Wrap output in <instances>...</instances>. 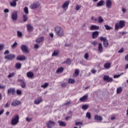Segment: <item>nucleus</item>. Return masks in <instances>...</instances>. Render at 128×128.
Returning a JSON list of instances; mask_svg holds the SVG:
<instances>
[{
  "instance_id": "1",
  "label": "nucleus",
  "mask_w": 128,
  "mask_h": 128,
  "mask_svg": "<svg viewBox=\"0 0 128 128\" xmlns=\"http://www.w3.org/2000/svg\"><path fill=\"white\" fill-rule=\"evenodd\" d=\"M55 32L58 36H64V32L62 28L58 26L54 28Z\"/></svg>"
},
{
  "instance_id": "2",
  "label": "nucleus",
  "mask_w": 128,
  "mask_h": 128,
  "mask_svg": "<svg viewBox=\"0 0 128 128\" xmlns=\"http://www.w3.org/2000/svg\"><path fill=\"white\" fill-rule=\"evenodd\" d=\"M10 54V51L6 50L4 52V54H8L4 56L5 60H12L16 58V55L14 54Z\"/></svg>"
},
{
  "instance_id": "3",
  "label": "nucleus",
  "mask_w": 128,
  "mask_h": 128,
  "mask_svg": "<svg viewBox=\"0 0 128 128\" xmlns=\"http://www.w3.org/2000/svg\"><path fill=\"white\" fill-rule=\"evenodd\" d=\"M20 116H18V115L17 114L13 116L11 120V125L16 126L18 124Z\"/></svg>"
},
{
  "instance_id": "4",
  "label": "nucleus",
  "mask_w": 128,
  "mask_h": 128,
  "mask_svg": "<svg viewBox=\"0 0 128 128\" xmlns=\"http://www.w3.org/2000/svg\"><path fill=\"white\" fill-rule=\"evenodd\" d=\"M126 26V21L120 20L118 23H116L115 24V30H118V28H122Z\"/></svg>"
},
{
  "instance_id": "5",
  "label": "nucleus",
  "mask_w": 128,
  "mask_h": 128,
  "mask_svg": "<svg viewBox=\"0 0 128 128\" xmlns=\"http://www.w3.org/2000/svg\"><path fill=\"white\" fill-rule=\"evenodd\" d=\"M40 6V2H34L30 5V8L31 10H36V8H38Z\"/></svg>"
},
{
  "instance_id": "6",
  "label": "nucleus",
  "mask_w": 128,
  "mask_h": 128,
  "mask_svg": "<svg viewBox=\"0 0 128 128\" xmlns=\"http://www.w3.org/2000/svg\"><path fill=\"white\" fill-rule=\"evenodd\" d=\"M100 40L103 42V46L104 48L108 46V40L106 39V38L101 36L100 37Z\"/></svg>"
},
{
  "instance_id": "7",
  "label": "nucleus",
  "mask_w": 128,
  "mask_h": 128,
  "mask_svg": "<svg viewBox=\"0 0 128 128\" xmlns=\"http://www.w3.org/2000/svg\"><path fill=\"white\" fill-rule=\"evenodd\" d=\"M46 126L48 128H52V126H56V122L50 120L46 124Z\"/></svg>"
},
{
  "instance_id": "8",
  "label": "nucleus",
  "mask_w": 128,
  "mask_h": 128,
  "mask_svg": "<svg viewBox=\"0 0 128 128\" xmlns=\"http://www.w3.org/2000/svg\"><path fill=\"white\" fill-rule=\"evenodd\" d=\"M11 18L12 20H18V11H14L12 12L11 15Z\"/></svg>"
},
{
  "instance_id": "9",
  "label": "nucleus",
  "mask_w": 128,
  "mask_h": 128,
  "mask_svg": "<svg viewBox=\"0 0 128 128\" xmlns=\"http://www.w3.org/2000/svg\"><path fill=\"white\" fill-rule=\"evenodd\" d=\"M21 50L23 52H25L26 54H28V46L24 44H22L21 46Z\"/></svg>"
},
{
  "instance_id": "10",
  "label": "nucleus",
  "mask_w": 128,
  "mask_h": 128,
  "mask_svg": "<svg viewBox=\"0 0 128 128\" xmlns=\"http://www.w3.org/2000/svg\"><path fill=\"white\" fill-rule=\"evenodd\" d=\"M103 80L105 82H112L114 80L108 76H104Z\"/></svg>"
},
{
  "instance_id": "11",
  "label": "nucleus",
  "mask_w": 128,
  "mask_h": 128,
  "mask_svg": "<svg viewBox=\"0 0 128 128\" xmlns=\"http://www.w3.org/2000/svg\"><path fill=\"white\" fill-rule=\"evenodd\" d=\"M68 4H70V0L65 2L62 5V8H63L64 10H66L68 8Z\"/></svg>"
},
{
  "instance_id": "12",
  "label": "nucleus",
  "mask_w": 128,
  "mask_h": 128,
  "mask_svg": "<svg viewBox=\"0 0 128 128\" xmlns=\"http://www.w3.org/2000/svg\"><path fill=\"white\" fill-rule=\"evenodd\" d=\"M14 92H16V88H10L8 90L7 94L8 95L10 94H14Z\"/></svg>"
},
{
  "instance_id": "13",
  "label": "nucleus",
  "mask_w": 128,
  "mask_h": 128,
  "mask_svg": "<svg viewBox=\"0 0 128 128\" xmlns=\"http://www.w3.org/2000/svg\"><path fill=\"white\" fill-rule=\"evenodd\" d=\"M94 120H97L98 122H100L102 120V117L101 116H98V114H96L94 116Z\"/></svg>"
},
{
  "instance_id": "14",
  "label": "nucleus",
  "mask_w": 128,
  "mask_h": 128,
  "mask_svg": "<svg viewBox=\"0 0 128 128\" xmlns=\"http://www.w3.org/2000/svg\"><path fill=\"white\" fill-rule=\"evenodd\" d=\"M112 2L110 0H107L106 2V6L108 8H112Z\"/></svg>"
},
{
  "instance_id": "15",
  "label": "nucleus",
  "mask_w": 128,
  "mask_h": 128,
  "mask_svg": "<svg viewBox=\"0 0 128 128\" xmlns=\"http://www.w3.org/2000/svg\"><path fill=\"white\" fill-rule=\"evenodd\" d=\"M42 102V97H39L34 100V104H40Z\"/></svg>"
},
{
  "instance_id": "16",
  "label": "nucleus",
  "mask_w": 128,
  "mask_h": 128,
  "mask_svg": "<svg viewBox=\"0 0 128 128\" xmlns=\"http://www.w3.org/2000/svg\"><path fill=\"white\" fill-rule=\"evenodd\" d=\"M100 32L98 31H95L92 32V38H96L98 36Z\"/></svg>"
},
{
  "instance_id": "17",
  "label": "nucleus",
  "mask_w": 128,
  "mask_h": 128,
  "mask_svg": "<svg viewBox=\"0 0 128 128\" xmlns=\"http://www.w3.org/2000/svg\"><path fill=\"white\" fill-rule=\"evenodd\" d=\"M20 104L21 102L20 100H15L11 104L12 106H20Z\"/></svg>"
},
{
  "instance_id": "18",
  "label": "nucleus",
  "mask_w": 128,
  "mask_h": 128,
  "mask_svg": "<svg viewBox=\"0 0 128 128\" xmlns=\"http://www.w3.org/2000/svg\"><path fill=\"white\" fill-rule=\"evenodd\" d=\"M44 40V37L41 36L36 39V42H37V44H40V42H43Z\"/></svg>"
},
{
  "instance_id": "19",
  "label": "nucleus",
  "mask_w": 128,
  "mask_h": 128,
  "mask_svg": "<svg viewBox=\"0 0 128 128\" xmlns=\"http://www.w3.org/2000/svg\"><path fill=\"white\" fill-rule=\"evenodd\" d=\"M91 30H100V26H97L96 25H92L90 28Z\"/></svg>"
},
{
  "instance_id": "20",
  "label": "nucleus",
  "mask_w": 128,
  "mask_h": 128,
  "mask_svg": "<svg viewBox=\"0 0 128 128\" xmlns=\"http://www.w3.org/2000/svg\"><path fill=\"white\" fill-rule=\"evenodd\" d=\"M88 96L85 95V96H83L82 98H80V102H86V100H88Z\"/></svg>"
},
{
  "instance_id": "21",
  "label": "nucleus",
  "mask_w": 128,
  "mask_h": 128,
  "mask_svg": "<svg viewBox=\"0 0 128 128\" xmlns=\"http://www.w3.org/2000/svg\"><path fill=\"white\" fill-rule=\"evenodd\" d=\"M16 60H26V56L24 55H20L17 56Z\"/></svg>"
},
{
  "instance_id": "22",
  "label": "nucleus",
  "mask_w": 128,
  "mask_h": 128,
  "mask_svg": "<svg viewBox=\"0 0 128 128\" xmlns=\"http://www.w3.org/2000/svg\"><path fill=\"white\" fill-rule=\"evenodd\" d=\"M26 76L28 78H34V72H28L26 73Z\"/></svg>"
},
{
  "instance_id": "23",
  "label": "nucleus",
  "mask_w": 128,
  "mask_h": 128,
  "mask_svg": "<svg viewBox=\"0 0 128 128\" xmlns=\"http://www.w3.org/2000/svg\"><path fill=\"white\" fill-rule=\"evenodd\" d=\"M27 30L28 32H32L34 30V27L30 24H27Z\"/></svg>"
},
{
  "instance_id": "24",
  "label": "nucleus",
  "mask_w": 128,
  "mask_h": 128,
  "mask_svg": "<svg viewBox=\"0 0 128 128\" xmlns=\"http://www.w3.org/2000/svg\"><path fill=\"white\" fill-rule=\"evenodd\" d=\"M58 54H60V50H54L52 54V56H58Z\"/></svg>"
},
{
  "instance_id": "25",
  "label": "nucleus",
  "mask_w": 128,
  "mask_h": 128,
  "mask_svg": "<svg viewBox=\"0 0 128 128\" xmlns=\"http://www.w3.org/2000/svg\"><path fill=\"white\" fill-rule=\"evenodd\" d=\"M58 122L60 126H66V124L64 121L58 120Z\"/></svg>"
},
{
  "instance_id": "26",
  "label": "nucleus",
  "mask_w": 128,
  "mask_h": 128,
  "mask_svg": "<svg viewBox=\"0 0 128 128\" xmlns=\"http://www.w3.org/2000/svg\"><path fill=\"white\" fill-rule=\"evenodd\" d=\"M103 49H104V48L102 47V43H99L98 46V52H102Z\"/></svg>"
},
{
  "instance_id": "27",
  "label": "nucleus",
  "mask_w": 128,
  "mask_h": 128,
  "mask_svg": "<svg viewBox=\"0 0 128 128\" xmlns=\"http://www.w3.org/2000/svg\"><path fill=\"white\" fill-rule=\"evenodd\" d=\"M104 4V1L101 0L97 3L96 6H102Z\"/></svg>"
},
{
  "instance_id": "28",
  "label": "nucleus",
  "mask_w": 128,
  "mask_h": 128,
  "mask_svg": "<svg viewBox=\"0 0 128 128\" xmlns=\"http://www.w3.org/2000/svg\"><path fill=\"white\" fill-rule=\"evenodd\" d=\"M64 68L62 67L58 68V69L56 71V74H62V72H64Z\"/></svg>"
},
{
  "instance_id": "29",
  "label": "nucleus",
  "mask_w": 128,
  "mask_h": 128,
  "mask_svg": "<svg viewBox=\"0 0 128 128\" xmlns=\"http://www.w3.org/2000/svg\"><path fill=\"white\" fill-rule=\"evenodd\" d=\"M89 106H90V105H88V104H84V105H82V108L84 110H88V108Z\"/></svg>"
},
{
  "instance_id": "30",
  "label": "nucleus",
  "mask_w": 128,
  "mask_h": 128,
  "mask_svg": "<svg viewBox=\"0 0 128 128\" xmlns=\"http://www.w3.org/2000/svg\"><path fill=\"white\" fill-rule=\"evenodd\" d=\"M122 87H119L117 88L116 90V94H122Z\"/></svg>"
},
{
  "instance_id": "31",
  "label": "nucleus",
  "mask_w": 128,
  "mask_h": 128,
  "mask_svg": "<svg viewBox=\"0 0 128 128\" xmlns=\"http://www.w3.org/2000/svg\"><path fill=\"white\" fill-rule=\"evenodd\" d=\"M111 64L110 62L105 63L104 64V68L106 69H108L110 68Z\"/></svg>"
},
{
  "instance_id": "32",
  "label": "nucleus",
  "mask_w": 128,
  "mask_h": 128,
  "mask_svg": "<svg viewBox=\"0 0 128 128\" xmlns=\"http://www.w3.org/2000/svg\"><path fill=\"white\" fill-rule=\"evenodd\" d=\"M64 64H66L70 66V64H72V60H70V59L68 58L65 62H64Z\"/></svg>"
},
{
  "instance_id": "33",
  "label": "nucleus",
  "mask_w": 128,
  "mask_h": 128,
  "mask_svg": "<svg viewBox=\"0 0 128 128\" xmlns=\"http://www.w3.org/2000/svg\"><path fill=\"white\" fill-rule=\"evenodd\" d=\"M20 86L22 88H26V82H23L22 83L20 84Z\"/></svg>"
},
{
  "instance_id": "34",
  "label": "nucleus",
  "mask_w": 128,
  "mask_h": 128,
  "mask_svg": "<svg viewBox=\"0 0 128 128\" xmlns=\"http://www.w3.org/2000/svg\"><path fill=\"white\" fill-rule=\"evenodd\" d=\"M15 74H16V73H14V72L10 73L8 76V78H14V76Z\"/></svg>"
},
{
  "instance_id": "35",
  "label": "nucleus",
  "mask_w": 128,
  "mask_h": 128,
  "mask_svg": "<svg viewBox=\"0 0 128 128\" xmlns=\"http://www.w3.org/2000/svg\"><path fill=\"white\" fill-rule=\"evenodd\" d=\"M15 66H16V68H17L18 70H20V68H22V64L18 62L16 64Z\"/></svg>"
},
{
  "instance_id": "36",
  "label": "nucleus",
  "mask_w": 128,
  "mask_h": 128,
  "mask_svg": "<svg viewBox=\"0 0 128 128\" xmlns=\"http://www.w3.org/2000/svg\"><path fill=\"white\" fill-rule=\"evenodd\" d=\"M98 22H99L100 24L102 23V22H104V19L102 18V16H99L98 18Z\"/></svg>"
},
{
  "instance_id": "37",
  "label": "nucleus",
  "mask_w": 128,
  "mask_h": 128,
  "mask_svg": "<svg viewBox=\"0 0 128 128\" xmlns=\"http://www.w3.org/2000/svg\"><path fill=\"white\" fill-rule=\"evenodd\" d=\"M10 5L11 6H14V8H16V2L13 1L12 2H10Z\"/></svg>"
},
{
  "instance_id": "38",
  "label": "nucleus",
  "mask_w": 128,
  "mask_h": 128,
  "mask_svg": "<svg viewBox=\"0 0 128 128\" xmlns=\"http://www.w3.org/2000/svg\"><path fill=\"white\" fill-rule=\"evenodd\" d=\"M48 86V83L45 82L44 84L41 86V88H46Z\"/></svg>"
},
{
  "instance_id": "39",
  "label": "nucleus",
  "mask_w": 128,
  "mask_h": 128,
  "mask_svg": "<svg viewBox=\"0 0 128 128\" xmlns=\"http://www.w3.org/2000/svg\"><path fill=\"white\" fill-rule=\"evenodd\" d=\"M74 82H76V80L74 79H68V84H74Z\"/></svg>"
},
{
  "instance_id": "40",
  "label": "nucleus",
  "mask_w": 128,
  "mask_h": 128,
  "mask_svg": "<svg viewBox=\"0 0 128 128\" xmlns=\"http://www.w3.org/2000/svg\"><path fill=\"white\" fill-rule=\"evenodd\" d=\"M86 117L88 118L89 120H90L92 118V116H90V112H88L86 114Z\"/></svg>"
},
{
  "instance_id": "41",
  "label": "nucleus",
  "mask_w": 128,
  "mask_h": 128,
  "mask_svg": "<svg viewBox=\"0 0 128 128\" xmlns=\"http://www.w3.org/2000/svg\"><path fill=\"white\" fill-rule=\"evenodd\" d=\"M24 12H25L26 14H28V8L26 6L24 8Z\"/></svg>"
},
{
  "instance_id": "42",
  "label": "nucleus",
  "mask_w": 128,
  "mask_h": 128,
  "mask_svg": "<svg viewBox=\"0 0 128 128\" xmlns=\"http://www.w3.org/2000/svg\"><path fill=\"white\" fill-rule=\"evenodd\" d=\"M18 46V42H14V44L11 46L12 48H16Z\"/></svg>"
},
{
  "instance_id": "43",
  "label": "nucleus",
  "mask_w": 128,
  "mask_h": 128,
  "mask_svg": "<svg viewBox=\"0 0 128 128\" xmlns=\"http://www.w3.org/2000/svg\"><path fill=\"white\" fill-rule=\"evenodd\" d=\"M17 34L19 38H22V33L20 31H18Z\"/></svg>"
},
{
  "instance_id": "44",
  "label": "nucleus",
  "mask_w": 128,
  "mask_h": 128,
  "mask_svg": "<svg viewBox=\"0 0 128 128\" xmlns=\"http://www.w3.org/2000/svg\"><path fill=\"white\" fill-rule=\"evenodd\" d=\"M104 27L106 28V30H112V27L108 25V24H106L104 25Z\"/></svg>"
},
{
  "instance_id": "45",
  "label": "nucleus",
  "mask_w": 128,
  "mask_h": 128,
  "mask_svg": "<svg viewBox=\"0 0 128 128\" xmlns=\"http://www.w3.org/2000/svg\"><path fill=\"white\" fill-rule=\"evenodd\" d=\"M23 18H24L23 22H26L28 20V16L27 15H23Z\"/></svg>"
},
{
  "instance_id": "46",
  "label": "nucleus",
  "mask_w": 128,
  "mask_h": 128,
  "mask_svg": "<svg viewBox=\"0 0 128 128\" xmlns=\"http://www.w3.org/2000/svg\"><path fill=\"white\" fill-rule=\"evenodd\" d=\"M124 74V73H122L120 74H118V75H115L114 76V78H120V76Z\"/></svg>"
},
{
  "instance_id": "47",
  "label": "nucleus",
  "mask_w": 128,
  "mask_h": 128,
  "mask_svg": "<svg viewBox=\"0 0 128 128\" xmlns=\"http://www.w3.org/2000/svg\"><path fill=\"white\" fill-rule=\"evenodd\" d=\"M80 8H82V6H78V4H77L76 7V10H80Z\"/></svg>"
},
{
  "instance_id": "48",
  "label": "nucleus",
  "mask_w": 128,
  "mask_h": 128,
  "mask_svg": "<svg viewBox=\"0 0 128 128\" xmlns=\"http://www.w3.org/2000/svg\"><path fill=\"white\" fill-rule=\"evenodd\" d=\"M16 94L18 96H22V90H16Z\"/></svg>"
},
{
  "instance_id": "49",
  "label": "nucleus",
  "mask_w": 128,
  "mask_h": 128,
  "mask_svg": "<svg viewBox=\"0 0 128 128\" xmlns=\"http://www.w3.org/2000/svg\"><path fill=\"white\" fill-rule=\"evenodd\" d=\"M91 44L94 46H96V44H98V42H96V41H93V42H91Z\"/></svg>"
},
{
  "instance_id": "50",
  "label": "nucleus",
  "mask_w": 128,
  "mask_h": 128,
  "mask_svg": "<svg viewBox=\"0 0 128 128\" xmlns=\"http://www.w3.org/2000/svg\"><path fill=\"white\" fill-rule=\"evenodd\" d=\"M74 74H76V76H78V74H79L80 70H78V69H76L75 70Z\"/></svg>"
},
{
  "instance_id": "51",
  "label": "nucleus",
  "mask_w": 128,
  "mask_h": 128,
  "mask_svg": "<svg viewBox=\"0 0 128 128\" xmlns=\"http://www.w3.org/2000/svg\"><path fill=\"white\" fill-rule=\"evenodd\" d=\"M32 120V118H30L29 117H26V120L28 122H31Z\"/></svg>"
},
{
  "instance_id": "52",
  "label": "nucleus",
  "mask_w": 128,
  "mask_h": 128,
  "mask_svg": "<svg viewBox=\"0 0 128 128\" xmlns=\"http://www.w3.org/2000/svg\"><path fill=\"white\" fill-rule=\"evenodd\" d=\"M88 53H86L84 58H86V60H88Z\"/></svg>"
},
{
  "instance_id": "53",
  "label": "nucleus",
  "mask_w": 128,
  "mask_h": 128,
  "mask_svg": "<svg viewBox=\"0 0 128 128\" xmlns=\"http://www.w3.org/2000/svg\"><path fill=\"white\" fill-rule=\"evenodd\" d=\"M70 104H72V102L69 101V102L64 104V106H68V105Z\"/></svg>"
},
{
  "instance_id": "54",
  "label": "nucleus",
  "mask_w": 128,
  "mask_h": 128,
  "mask_svg": "<svg viewBox=\"0 0 128 128\" xmlns=\"http://www.w3.org/2000/svg\"><path fill=\"white\" fill-rule=\"evenodd\" d=\"M122 52H124V48H122L120 50L118 51V54H122Z\"/></svg>"
},
{
  "instance_id": "55",
  "label": "nucleus",
  "mask_w": 128,
  "mask_h": 128,
  "mask_svg": "<svg viewBox=\"0 0 128 128\" xmlns=\"http://www.w3.org/2000/svg\"><path fill=\"white\" fill-rule=\"evenodd\" d=\"M61 86L62 88H66V83H62V84H61Z\"/></svg>"
},
{
  "instance_id": "56",
  "label": "nucleus",
  "mask_w": 128,
  "mask_h": 128,
  "mask_svg": "<svg viewBox=\"0 0 128 128\" xmlns=\"http://www.w3.org/2000/svg\"><path fill=\"white\" fill-rule=\"evenodd\" d=\"M75 124H76V126H78V124H82V122H76L75 123Z\"/></svg>"
},
{
  "instance_id": "57",
  "label": "nucleus",
  "mask_w": 128,
  "mask_h": 128,
  "mask_svg": "<svg viewBox=\"0 0 128 128\" xmlns=\"http://www.w3.org/2000/svg\"><path fill=\"white\" fill-rule=\"evenodd\" d=\"M4 50V44H0V52Z\"/></svg>"
},
{
  "instance_id": "58",
  "label": "nucleus",
  "mask_w": 128,
  "mask_h": 128,
  "mask_svg": "<svg viewBox=\"0 0 128 128\" xmlns=\"http://www.w3.org/2000/svg\"><path fill=\"white\" fill-rule=\"evenodd\" d=\"M122 12L124 13L126 12V8H122Z\"/></svg>"
},
{
  "instance_id": "59",
  "label": "nucleus",
  "mask_w": 128,
  "mask_h": 128,
  "mask_svg": "<svg viewBox=\"0 0 128 128\" xmlns=\"http://www.w3.org/2000/svg\"><path fill=\"white\" fill-rule=\"evenodd\" d=\"M0 88H1L2 90H4L6 88V86L0 85Z\"/></svg>"
},
{
  "instance_id": "60",
  "label": "nucleus",
  "mask_w": 128,
  "mask_h": 128,
  "mask_svg": "<svg viewBox=\"0 0 128 128\" xmlns=\"http://www.w3.org/2000/svg\"><path fill=\"white\" fill-rule=\"evenodd\" d=\"M40 48V46L38 44H34V48Z\"/></svg>"
},
{
  "instance_id": "61",
  "label": "nucleus",
  "mask_w": 128,
  "mask_h": 128,
  "mask_svg": "<svg viewBox=\"0 0 128 128\" xmlns=\"http://www.w3.org/2000/svg\"><path fill=\"white\" fill-rule=\"evenodd\" d=\"M125 60L128 62V54L125 56Z\"/></svg>"
},
{
  "instance_id": "62",
  "label": "nucleus",
  "mask_w": 128,
  "mask_h": 128,
  "mask_svg": "<svg viewBox=\"0 0 128 128\" xmlns=\"http://www.w3.org/2000/svg\"><path fill=\"white\" fill-rule=\"evenodd\" d=\"M68 114H70V116H72V112L71 110H70L68 112Z\"/></svg>"
},
{
  "instance_id": "63",
  "label": "nucleus",
  "mask_w": 128,
  "mask_h": 128,
  "mask_svg": "<svg viewBox=\"0 0 128 128\" xmlns=\"http://www.w3.org/2000/svg\"><path fill=\"white\" fill-rule=\"evenodd\" d=\"M91 72L92 74H96V70H91Z\"/></svg>"
},
{
  "instance_id": "64",
  "label": "nucleus",
  "mask_w": 128,
  "mask_h": 128,
  "mask_svg": "<svg viewBox=\"0 0 128 128\" xmlns=\"http://www.w3.org/2000/svg\"><path fill=\"white\" fill-rule=\"evenodd\" d=\"M10 12V10H8V9H5L4 10V12Z\"/></svg>"
}]
</instances>
